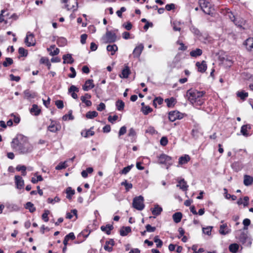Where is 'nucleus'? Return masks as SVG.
<instances>
[{"label": "nucleus", "instance_id": "f257e3e1", "mask_svg": "<svg viewBox=\"0 0 253 253\" xmlns=\"http://www.w3.org/2000/svg\"><path fill=\"white\" fill-rule=\"evenodd\" d=\"M12 149L20 154H27L33 152V145L30 143L27 137L20 135L13 138L11 142Z\"/></svg>", "mask_w": 253, "mask_h": 253}, {"label": "nucleus", "instance_id": "f03ea898", "mask_svg": "<svg viewBox=\"0 0 253 253\" xmlns=\"http://www.w3.org/2000/svg\"><path fill=\"white\" fill-rule=\"evenodd\" d=\"M206 93L205 91H200L196 89H190L187 91L186 96L188 100L193 105L201 106L204 102L202 98Z\"/></svg>", "mask_w": 253, "mask_h": 253}, {"label": "nucleus", "instance_id": "7ed1b4c3", "mask_svg": "<svg viewBox=\"0 0 253 253\" xmlns=\"http://www.w3.org/2000/svg\"><path fill=\"white\" fill-rule=\"evenodd\" d=\"M236 238L244 246L250 247L252 245V240L248 235V232L239 230L236 232Z\"/></svg>", "mask_w": 253, "mask_h": 253}, {"label": "nucleus", "instance_id": "20e7f679", "mask_svg": "<svg viewBox=\"0 0 253 253\" xmlns=\"http://www.w3.org/2000/svg\"><path fill=\"white\" fill-rule=\"evenodd\" d=\"M158 163L160 164L166 165L167 169L172 165L171 157L165 154H161L160 156H158Z\"/></svg>", "mask_w": 253, "mask_h": 253}, {"label": "nucleus", "instance_id": "39448f33", "mask_svg": "<svg viewBox=\"0 0 253 253\" xmlns=\"http://www.w3.org/2000/svg\"><path fill=\"white\" fill-rule=\"evenodd\" d=\"M143 201L144 198L142 196L135 197L133 200V207L138 211H142L145 207Z\"/></svg>", "mask_w": 253, "mask_h": 253}, {"label": "nucleus", "instance_id": "423d86ee", "mask_svg": "<svg viewBox=\"0 0 253 253\" xmlns=\"http://www.w3.org/2000/svg\"><path fill=\"white\" fill-rule=\"evenodd\" d=\"M199 3L201 9L207 14H210L211 10V4L208 0H199Z\"/></svg>", "mask_w": 253, "mask_h": 253}, {"label": "nucleus", "instance_id": "0eeeda50", "mask_svg": "<svg viewBox=\"0 0 253 253\" xmlns=\"http://www.w3.org/2000/svg\"><path fill=\"white\" fill-rule=\"evenodd\" d=\"M62 2L66 3V7L68 10L75 11L77 10L78 3L77 0H63Z\"/></svg>", "mask_w": 253, "mask_h": 253}, {"label": "nucleus", "instance_id": "6e6552de", "mask_svg": "<svg viewBox=\"0 0 253 253\" xmlns=\"http://www.w3.org/2000/svg\"><path fill=\"white\" fill-rule=\"evenodd\" d=\"M103 39L106 43L114 42L117 40V36L115 33L107 31Z\"/></svg>", "mask_w": 253, "mask_h": 253}, {"label": "nucleus", "instance_id": "1a4fd4ad", "mask_svg": "<svg viewBox=\"0 0 253 253\" xmlns=\"http://www.w3.org/2000/svg\"><path fill=\"white\" fill-rule=\"evenodd\" d=\"M25 42L28 46H34L36 44V41L33 34L28 32L27 33L26 37L25 39Z\"/></svg>", "mask_w": 253, "mask_h": 253}, {"label": "nucleus", "instance_id": "9d476101", "mask_svg": "<svg viewBox=\"0 0 253 253\" xmlns=\"http://www.w3.org/2000/svg\"><path fill=\"white\" fill-rule=\"evenodd\" d=\"M183 118V114L178 111H174L169 113V118L170 121L174 122L176 119H181Z\"/></svg>", "mask_w": 253, "mask_h": 253}, {"label": "nucleus", "instance_id": "9b49d317", "mask_svg": "<svg viewBox=\"0 0 253 253\" xmlns=\"http://www.w3.org/2000/svg\"><path fill=\"white\" fill-rule=\"evenodd\" d=\"M14 179L16 188L19 189L23 188L24 185V181L22 177L19 175H15Z\"/></svg>", "mask_w": 253, "mask_h": 253}, {"label": "nucleus", "instance_id": "f8f14e48", "mask_svg": "<svg viewBox=\"0 0 253 253\" xmlns=\"http://www.w3.org/2000/svg\"><path fill=\"white\" fill-rule=\"evenodd\" d=\"M196 66L198 67V71L201 73L205 72L207 69L206 62L204 60L201 63L197 62Z\"/></svg>", "mask_w": 253, "mask_h": 253}, {"label": "nucleus", "instance_id": "ddd939ff", "mask_svg": "<svg viewBox=\"0 0 253 253\" xmlns=\"http://www.w3.org/2000/svg\"><path fill=\"white\" fill-rule=\"evenodd\" d=\"M144 46L142 44H140L136 46L133 51V55L134 57L138 58L140 56L141 52L143 49Z\"/></svg>", "mask_w": 253, "mask_h": 253}, {"label": "nucleus", "instance_id": "4468645a", "mask_svg": "<svg viewBox=\"0 0 253 253\" xmlns=\"http://www.w3.org/2000/svg\"><path fill=\"white\" fill-rule=\"evenodd\" d=\"M176 186L179 187L183 191H186L188 189V186L187 184V182L184 180V179H181L178 181V184Z\"/></svg>", "mask_w": 253, "mask_h": 253}, {"label": "nucleus", "instance_id": "2eb2a0df", "mask_svg": "<svg viewBox=\"0 0 253 253\" xmlns=\"http://www.w3.org/2000/svg\"><path fill=\"white\" fill-rule=\"evenodd\" d=\"M94 87L93 84L92 80H88L85 82L84 85H83V89L84 91H88L89 89H92Z\"/></svg>", "mask_w": 253, "mask_h": 253}, {"label": "nucleus", "instance_id": "dca6fc26", "mask_svg": "<svg viewBox=\"0 0 253 253\" xmlns=\"http://www.w3.org/2000/svg\"><path fill=\"white\" fill-rule=\"evenodd\" d=\"M79 89L78 87H77L74 85H72L70 88L68 89V92L71 93V96L74 99H77L78 98V95L75 93V92H79Z\"/></svg>", "mask_w": 253, "mask_h": 253}, {"label": "nucleus", "instance_id": "f3484780", "mask_svg": "<svg viewBox=\"0 0 253 253\" xmlns=\"http://www.w3.org/2000/svg\"><path fill=\"white\" fill-rule=\"evenodd\" d=\"M243 183L246 186L251 185L253 183V177L247 174L244 175Z\"/></svg>", "mask_w": 253, "mask_h": 253}, {"label": "nucleus", "instance_id": "a211bd4d", "mask_svg": "<svg viewBox=\"0 0 253 253\" xmlns=\"http://www.w3.org/2000/svg\"><path fill=\"white\" fill-rule=\"evenodd\" d=\"M63 64H72L74 62V59L72 57L71 54H67L63 56Z\"/></svg>", "mask_w": 253, "mask_h": 253}, {"label": "nucleus", "instance_id": "6ab92c4d", "mask_svg": "<svg viewBox=\"0 0 253 253\" xmlns=\"http://www.w3.org/2000/svg\"><path fill=\"white\" fill-rule=\"evenodd\" d=\"M114 227L113 225L108 224L105 226H101L100 227L101 230L106 233L107 235L111 234V231L113 229Z\"/></svg>", "mask_w": 253, "mask_h": 253}, {"label": "nucleus", "instance_id": "aec40b11", "mask_svg": "<svg viewBox=\"0 0 253 253\" xmlns=\"http://www.w3.org/2000/svg\"><path fill=\"white\" fill-rule=\"evenodd\" d=\"M130 73L129 67L127 66H126L125 68L122 70V73L120 74L119 76L121 78H127L129 75Z\"/></svg>", "mask_w": 253, "mask_h": 253}, {"label": "nucleus", "instance_id": "412c9836", "mask_svg": "<svg viewBox=\"0 0 253 253\" xmlns=\"http://www.w3.org/2000/svg\"><path fill=\"white\" fill-rule=\"evenodd\" d=\"M55 124L53 121L51 122L50 125L48 127L49 131L52 132H56L59 130L60 126L59 125H55Z\"/></svg>", "mask_w": 253, "mask_h": 253}, {"label": "nucleus", "instance_id": "4be33fe9", "mask_svg": "<svg viewBox=\"0 0 253 253\" xmlns=\"http://www.w3.org/2000/svg\"><path fill=\"white\" fill-rule=\"evenodd\" d=\"M230 230L227 228V224H223L220 226L219 233L221 235H226L230 232Z\"/></svg>", "mask_w": 253, "mask_h": 253}, {"label": "nucleus", "instance_id": "5701e85b", "mask_svg": "<svg viewBox=\"0 0 253 253\" xmlns=\"http://www.w3.org/2000/svg\"><path fill=\"white\" fill-rule=\"evenodd\" d=\"M30 113L34 114L35 116H38L41 112V110L37 104H33L30 109Z\"/></svg>", "mask_w": 253, "mask_h": 253}, {"label": "nucleus", "instance_id": "b1692460", "mask_svg": "<svg viewBox=\"0 0 253 253\" xmlns=\"http://www.w3.org/2000/svg\"><path fill=\"white\" fill-rule=\"evenodd\" d=\"M24 94L25 95V97H26L28 99L34 98L37 95V94L36 92H34V91H31L29 89L25 90L24 91Z\"/></svg>", "mask_w": 253, "mask_h": 253}, {"label": "nucleus", "instance_id": "393cba45", "mask_svg": "<svg viewBox=\"0 0 253 253\" xmlns=\"http://www.w3.org/2000/svg\"><path fill=\"white\" fill-rule=\"evenodd\" d=\"M162 211V208L159 207L158 205H155L154 208L153 209H151L152 214L155 216L160 215Z\"/></svg>", "mask_w": 253, "mask_h": 253}, {"label": "nucleus", "instance_id": "a878e982", "mask_svg": "<svg viewBox=\"0 0 253 253\" xmlns=\"http://www.w3.org/2000/svg\"><path fill=\"white\" fill-rule=\"evenodd\" d=\"M131 231V228L129 226L123 227L120 231V235L122 236H126Z\"/></svg>", "mask_w": 253, "mask_h": 253}, {"label": "nucleus", "instance_id": "bb28decb", "mask_svg": "<svg viewBox=\"0 0 253 253\" xmlns=\"http://www.w3.org/2000/svg\"><path fill=\"white\" fill-rule=\"evenodd\" d=\"M190 160V158L188 155H185L179 158L178 163L179 165H183L187 163Z\"/></svg>", "mask_w": 253, "mask_h": 253}, {"label": "nucleus", "instance_id": "cd10ccee", "mask_svg": "<svg viewBox=\"0 0 253 253\" xmlns=\"http://www.w3.org/2000/svg\"><path fill=\"white\" fill-rule=\"evenodd\" d=\"M203 53L202 50L200 48H196L195 50H193L190 52V55L191 57H197L201 56Z\"/></svg>", "mask_w": 253, "mask_h": 253}, {"label": "nucleus", "instance_id": "c85d7f7f", "mask_svg": "<svg viewBox=\"0 0 253 253\" xmlns=\"http://www.w3.org/2000/svg\"><path fill=\"white\" fill-rule=\"evenodd\" d=\"M93 129V126L91 127L87 130L82 131L81 135L84 137H88L89 136H93L94 134V132L92 130Z\"/></svg>", "mask_w": 253, "mask_h": 253}, {"label": "nucleus", "instance_id": "c756f323", "mask_svg": "<svg viewBox=\"0 0 253 253\" xmlns=\"http://www.w3.org/2000/svg\"><path fill=\"white\" fill-rule=\"evenodd\" d=\"M106 49L108 51L111 52V54L112 55H113L115 54L116 51L118 50V46L115 44L108 45H107Z\"/></svg>", "mask_w": 253, "mask_h": 253}, {"label": "nucleus", "instance_id": "7c9ffc66", "mask_svg": "<svg viewBox=\"0 0 253 253\" xmlns=\"http://www.w3.org/2000/svg\"><path fill=\"white\" fill-rule=\"evenodd\" d=\"M182 217V214L180 212H175L172 215L173 221L176 223L180 222Z\"/></svg>", "mask_w": 253, "mask_h": 253}, {"label": "nucleus", "instance_id": "2f4dec72", "mask_svg": "<svg viewBox=\"0 0 253 253\" xmlns=\"http://www.w3.org/2000/svg\"><path fill=\"white\" fill-rule=\"evenodd\" d=\"M165 101L167 103V106L169 108L173 107L176 102L175 99L173 97L166 99Z\"/></svg>", "mask_w": 253, "mask_h": 253}, {"label": "nucleus", "instance_id": "473e14b6", "mask_svg": "<svg viewBox=\"0 0 253 253\" xmlns=\"http://www.w3.org/2000/svg\"><path fill=\"white\" fill-rule=\"evenodd\" d=\"M25 208L28 210L29 211L32 213L34 212L36 210L34 204L30 202L26 203L25 205Z\"/></svg>", "mask_w": 253, "mask_h": 253}, {"label": "nucleus", "instance_id": "72a5a7b5", "mask_svg": "<svg viewBox=\"0 0 253 253\" xmlns=\"http://www.w3.org/2000/svg\"><path fill=\"white\" fill-rule=\"evenodd\" d=\"M248 129H251L250 125H245L241 127V132L245 136H248L249 135V134L247 132Z\"/></svg>", "mask_w": 253, "mask_h": 253}, {"label": "nucleus", "instance_id": "f704fd0d", "mask_svg": "<svg viewBox=\"0 0 253 253\" xmlns=\"http://www.w3.org/2000/svg\"><path fill=\"white\" fill-rule=\"evenodd\" d=\"M245 45H246L247 48L249 50L253 49V39L249 38L245 42Z\"/></svg>", "mask_w": 253, "mask_h": 253}, {"label": "nucleus", "instance_id": "c9c22d12", "mask_svg": "<svg viewBox=\"0 0 253 253\" xmlns=\"http://www.w3.org/2000/svg\"><path fill=\"white\" fill-rule=\"evenodd\" d=\"M239 246L238 244L236 243H234L231 244L229 246V250L230 252L232 253H236L239 249Z\"/></svg>", "mask_w": 253, "mask_h": 253}, {"label": "nucleus", "instance_id": "e433bc0d", "mask_svg": "<svg viewBox=\"0 0 253 253\" xmlns=\"http://www.w3.org/2000/svg\"><path fill=\"white\" fill-rule=\"evenodd\" d=\"M163 99L161 97H156L153 101V105L155 107L157 108V104L161 105L163 102Z\"/></svg>", "mask_w": 253, "mask_h": 253}, {"label": "nucleus", "instance_id": "4c0bfd02", "mask_svg": "<svg viewBox=\"0 0 253 253\" xmlns=\"http://www.w3.org/2000/svg\"><path fill=\"white\" fill-rule=\"evenodd\" d=\"M116 106L119 111H122L124 108L125 103L122 100H118L116 102Z\"/></svg>", "mask_w": 253, "mask_h": 253}, {"label": "nucleus", "instance_id": "58836bf2", "mask_svg": "<svg viewBox=\"0 0 253 253\" xmlns=\"http://www.w3.org/2000/svg\"><path fill=\"white\" fill-rule=\"evenodd\" d=\"M98 115V113L95 111H89L86 113L85 116L87 119H92L94 118L97 117Z\"/></svg>", "mask_w": 253, "mask_h": 253}, {"label": "nucleus", "instance_id": "ea45409f", "mask_svg": "<svg viewBox=\"0 0 253 253\" xmlns=\"http://www.w3.org/2000/svg\"><path fill=\"white\" fill-rule=\"evenodd\" d=\"M57 43L59 46H64L67 43V40L63 37L59 38L57 40Z\"/></svg>", "mask_w": 253, "mask_h": 253}, {"label": "nucleus", "instance_id": "a19ab883", "mask_svg": "<svg viewBox=\"0 0 253 253\" xmlns=\"http://www.w3.org/2000/svg\"><path fill=\"white\" fill-rule=\"evenodd\" d=\"M13 63V59L10 57L5 58V61L3 62L2 65L4 67H7Z\"/></svg>", "mask_w": 253, "mask_h": 253}, {"label": "nucleus", "instance_id": "79ce46f5", "mask_svg": "<svg viewBox=\"0 0 253 253\" xmlns=\"http://www.w3.org/2000/svg\"><path fill=\"white\" fill-rule=\"evenodd\" d=\"M152 108H151L149 106H143L141 108V111L145 115H148L149 113L152 112Z\"/></svg>", "mask_w": 253, "mask_h": 253}, {"label": "nucleus", "instance_id": "37998d69", "mask_svg": "<svg viewBox=\"0 0 253 253\" xmlns=\"http://www.w3.org/2000/svg\"><path fill=\"white\" fill-rule=\"evenodd\" d=\"M68 167L67 162H60L56 167V170H60L66 168Z\"/></svg>", "mask_w": 253, "mask_h": 253}, {"label": "nucleus", "instance_id": "c03bdc74", "mask_svg": "<svg viewBox=\"0 0 253 253\" xmlns=\"http://www.w3.org/2000/svg\"><path fill=\"white\" fill-rule=\"evenodd\" d=\"M122 185L125 186V189L126 191H128L130 189L132 188V184L130 183H128L126 180L121 183Z\"/></svg>", "mask_w": 253, "mask_h": 253}, {"label": "nucleus", "instance_id": "a18cd8bd", "mask_svg": "<svg viewBox=\"0 0 253 253\" xmlns=\"http://www.w3.org/2000/svg\"><path fill=\"white\" fill-rule=\"evenodd\" d=\"M75 192L74 190H73L71 187H69L66 189V193L67 194L66 197L68 199H71V196L75 194Z\"/></svg>", "mask_w": 253, "mask_h": 253}, {"label": "nucleus", "instance_id": "49530a36", "mask_svg": "<svg viewBox=\"0 0 253 253\" xmlns=\"http://www.w3.org/2000/svg\"><path fill=\"white\" fill-rule=\"evenodd\" d=\"M133 167V165H131L130 166H128L125 168H124L121 171L120 173L122 174H126L131 169V168Z\"/></svg>", "mask_w": 253, "mask_h": 253}, {"label": "nucleus", "instance_id": "de8ad7c7", "mask_svg": "<svg viewBox=\"0 0 253 253\" xmlns=\"http://www.w3.org/2000/svg\"><path fill=\"white\" fill-rule=\"evenodd\" d=\"M154 241L156 244V246L157 248H161L163 246V242L159 238L158 236H156L154 238Z\"/></svg>", "mask_w": 253, "mask_h": 253}, {"label": "nucleus", "instance_id": "09e8293b", "mask_svg": "<svg viewBox=\"0 0 253 253\" xmlns=\"http://www.w3.org/2000/svg\"><path fill=\"white\" fill-rule=\"evenodd\" d=\"M237 95L241 99L244 100L248 96V93L244 91L238 92Z\"/></svg>", "mask_w": 253, "mask_h": 253}, {"label": "nucleus", "instance_id": "8fccbe9b", "mask_svg": "<svg viewBox=\"0 0 253 253\" xmlns=\"http://www.w3.org/2000/svg\"><path fill=\"white\" fill-rule=\"evenodd\" d=\"M50 211L47 210H45L44 211V213L42 214V219L45 221L47 222L49 220L48 215L49 214Z\"/></svg>", "mask_w": 253, "mask_h": 253}, {"label": "nucleus", "instance_id": "3c124183", "mask_svg": "<svg viewBox=\"0 0 253 253\" xmlns=\"http://www.w3.org/2000/svg\"><path fill=\"white\" fill-rule=\"evenodd\" d=\"M18 52L21 56L26 57L28 55V51L23 47H19L18 49Z\"/></svg>", "mask_w": 253, "mask_h": 253}, {"label": "nucleus", "instance_id": "603ef678", "mask_svg": "<svg viewBox=\"0 0 253 253\" xmlns=\"http://www.w3.org/2000/svg\"><path fill=\"white\" fill-rule=\"evenodd\" d=\"M243 224H244V228L242 229L243 230H245L248 229V226H249L251 224V220L248 218H246L244 219L243 221Z\"/></svg>", "mask_w": 253, "mask_h": 253}, {"label": "nucleus", "instance_id": "864d4df0", "mask_svg": "<svg viewBox=\"0 0 253 253\" xmlns=\"http://www.w3.org/2000/svg\"><path fill=\"white\" fill-rule=\"evenodd\" d=\"M128 136L129 137H132V141H133V139L134 138L135 136H136V132L135 130L133 128H131L129 129L128 133Z\"/></svg>", "mask_w": 253, "mask_h": 253}, {"label": "nucleus", "instance_id": "5fc2aeb1", "mask_svg": "<svg viewBox=\"0 0 253 253\" xmlns=\"http://www.w3.org/2000/svg\"><path fill=\"white\" fill-rule=\"evenodd\" d=\"M211 226H208L206 228H203V232L204 234L210 235L211 234V231L212 229Z\"/></svg>", "mask_w": 253, "mask_h": 253}, {"label": "nucleus", "instance_id": "6e6d98bb", "mask_svg": "<svg viewBox=\"0 0 253 253\" xmlns=\"http://www.w3.org/2000/svg\"><path fill=\"white\" fill-rule=\"evenodd\" d=\"M168 140L167 137L163 136L160 140V144L163 146H165L168 144Z\"/></svg>", "mask_w": 253, "mask_h": 253}, {"label": "nucleus", "instance_id": "4d7b16f0", "mask_svg": "<svg viewBox=\"0 0 253 253\" xmlns=\"http://www.w3.org/2000/svg\"><path fill=\"white\" fill-rule=\"evenodd\" d=\"M60 199L58 197L56 196L54 199L48 198L47 199V202L50 204H54L55 202L60 201Z\"/></svg>", "mask_w": 253, "mask_h": 253}, {"label": "nucleus", "instance_id": "13d9d810", "mask_svg": "<svg viewBox=\"0 0 253 253\" xmlns=\"http://www.w3.org/2000/svg\"><path fill=\"white\" fill-rule=\"evenodd\" d=\"M81 100H82L83 103H85L86 106H90L92 105V102L91 101L89 100H86V99H84L83 96L81 97Z\"/></svg>", "mask_w": 253, "mask_h": 253}, {"label": "nucleus", "instance_id": "bf43d9fd", "mask_svg": "<svg viewBox=\"0 0 253 253\" xmlns=\"http://www.w3.org/2000/svg\"><path fill=\"white\" fill-rule=\"evenodd\" d=\"M55 105L58 109H62L64 107L63 102L62 100H58L55 101Z\"/></svg>", "mask_w": 253, "mask_h": 253}, {"label": "nucleus", "instance_id": "052dcab7", "mask_svg": "<svg viewBox=\"0 0 253 253\" xmlns=\"http://www.w3.org/2000/svg\"><path fill=\"white\" fill-rule=\"evenodd\" d=\"M146 231L148 232H153L156 230L155 227H152L150 224H147L146 226Z\"/></svg>", "mask_w": 253, "mask_h": 253}, {"label": "nucleus", "instance_id": "680f3d73", "mask_svg": "<svg viewBox=\"0 0 253 253\" xmlns=\"http://www.w3.org/2000/svg\"><path fill=\"white\" fill-rule=\"evenodd\" d=\"M118 117L117 115H114L113 117L109 116L108 118V120L109 122H110L112 124H113L118 119Z\"/></svg>", "mask_w": 253, "mask_h": 253}, {"label": "nucleus", "instance_id": "e2e57ef3", "mask_svg": "<svg viewBox=\"0 0 253 253\" xmlns=\"http://www.w3.org/2000/svg\"><path fill=\"white\" fill-rule=\"evenodd\" d=\"M126 131V127L125 126H123L121 127L119 131V136L125 134Z\"/></svg>", "mask_w": 253, "mask_h": 253}, {"label": "nucleus", "instance_id": "0e129e2a", "mask_svg": "<svg viewBox=\"0 0 253 253\" xmlns=\"http://www.w3.org/2000/svg\"><path fill=\"white\" fill-rule=\"evenodd\" d=\"M70 71L72 72V74H70L68 75V77L71 78H74L76 76V72L75 69L71 67L70 68Z\"/></svg>", "mask_w": 253, "mask_h": 253}, {"label": "nucleus", "instance_id": "69168bd1", "mask_svg": "<svg viewBox=\"0 0 253 253\" xmlns=\"http://www.w3.org/2000/svg\"><path fill=\"white\" fill-rule=\"evenodd\" d=\"M26 167L24 165H18L16 168V169L17 171H21V172L23 171H26Z\"/></svg>", "mask_w": 253, "mask_h": 253}, {"label": "nucleus", "instance_id": "338daca9", "mask_svg": "<svg viewBox=\"0 0 253 253\" xmlns=\"http://www.w3.org/2000/svg\"><path fill=\"white\" fill-rule=\"evenodd\" d=\"M166 9L168 11H170L175 8V5L173 3L168 4L166 5Z\"/></svg>", "mask_w": 253, "mask_h": 253}, {"label": "nucleus", "instance_id": "774afa93", "mask_svg": "<svg viewBox=\"0 0 253 253\" xmlns=\"http://www.w3.org/2000/svg\"><path fill=\"white\" fill-rule=\"evenodd\" d=\"M105 109V105L104 103H100L97 107V110L99 111H102Z\"/></svg>", "mask_w": 253, "mask_h": 253}]
</instances>
